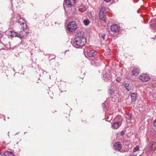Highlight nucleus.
I'll return each mask as SVG.
<instances>
[{
	"mask_svg": "<svg viewBox=\"0 0 156 156\" xmlns=\"http://www.w3.org/2000/svg\"><path fill=\"white\" fill-rule=\"evenodd\" d=\"M132 156H135V155H132Z\"/></svg>",
	"mask_w": 156,
	"mask_h": 156,
	"instance_id": "nucleus-34",
	"label": "nucleus"
},
{
	"mask_svg": "<svg viewBox=\"0 0 156 156\" xmlns=\"http://www.w3.org/2000/svg\"><path fill=\"white\" fill-rule=\"evenodd\" d=\"M79 10L81 12H83L86 10V8L83 5H80L78 7Z\"/></svg>",
	"mask_w": 156,
	"mask_h": 156,
	"instance_id": "nucleus-18",
	"label": "nucleus"
},
{
	"mask_svg": "<svg viewBox=\"0 0 156 156\" xmlns=\"http://www.w3.org/2000/svg\"><path fill=\"white\" fill-rule=\"evenodd\" d=\"M103 78H105L104 80L105 81L108 82V80H109L111 79V76L109 74H106L103 75Z\"/></svg>",
	"mask_w": 156,
	"mask_h": 156,
	"instance_id": "nucleus-14",
	"label": "nucleus"
},
{
	"mask_svg": "<svg viewBox=\"0 0 156 156\" xmlns=\"http://www.w3.org/2000/svg\"><path fill=\"white\" fill-rule=\"evenodd\" d=\"M77 25L75 21L69 23V31H74L77 28Z\"/></svg>",
	"mask_w": 156,
	"mask_h": 156,
	"instance_id": "nucleus-7",
	"label": "nucleus"
},
{
	"mask_svg": "<svg viewBox=\"0 0 156 156\" xmlns=\"http://www.w3.org/2000/svg\"><path fill=\"white\" fill-rule=\"evenodd\" d=\"M139 156H142V155H140Z\"/></svg>",
	"mask_w": 156,
	"mask_h": 156,
	"instance_id": "nucleus-33",
	"label": "nucleus"
},
{
	"mask_svg": "<svg viewBox=\"0 0 156 156\" xmlns=\"http://www.w3.org/2000/svg\"><path fill=\"white\" fill-rule=\"evenodd\" d=\"M131 97L132 102H134L136 100V95L134 93H132L131 95Z\"/></svg>",
	"mask_w": 156,
	"mask_h": 156,
	"instance_id": "nucleus-19",
	"label": "nucleus"
},
{
	"mask_svg": "<svg viewBox=\"0 0 156 156\" xmlns=\"http://www.w3.org/2000/svg\"><path fill=\"white\" fill-rule=\"evenodd\" d=\"M111 29L112 31L118 32L119 31L120 27L117 25H113L111 26Z\"/></svg>",
	"mask_w": 156,
	"mask_h": 156,
	"instance_id": "nucleus-9",
	"label": "nucleus"
},
{
	"mask_svg": "<svg viewBox=\"0 0 156 156\" xmlns=\"http://www.w3.org/2000/svg\"><path fill=\"white\" fill-rule=\"evenodd\" d=\"M140 80L143 82H146L149 80V77L147 74L142 73L139 76Z\"/></svg>",
	"mask_w": 156,
	"mask_h": 156,
	"instance_id": "nucleus-6",
	"label": "nucleus"
},
{
	"mask_svg": "<svg viewBox=\"0 0 156 156\" xmlns=\"http://www.w3.org/2000/svg\"><path fill=\"white\" fill-rule=\"evenodd\" d=\"M109 94L112 96H115V94H117V93L116 91L114 90L112 88H111L110 89V91H109Z\"/></svg>",
	"mask_w": 156,
	"mask_h": 156,
	"instance_id": "nucleus-16",
	"label": "nucleus"
},
{
	"mask_svg": "<svg viewBox=\"0 0 156 156\" xmlns=\"http://www.w3.org/2000/svg\"><path fill=\"white\" fill-rule=\"evenodd\" d=\"M65 25L66 27V30L67 32L68 33V23L67 20H66Z\"/></svg>",
	"mask_w": 156,
	"mask_h": 156,
	"instance_id": "nucleus-22",
	"label": "nucleus"
},
{
	"mask_svg": "<svg viewBox=\"0 0 156 156\" xmlns=\"http://www.w3.org/2000/svg\"><path fill=\"white\" fill-rule=\"evenodd\" d=\"M116 81L118 82H119L120 81V78L119 77H118L116 78Z\"/></svg>",
	"mask_w": 156,
	"mask_h": 156,
	"instance_id": "nucleus-27",
	"label": "nucleus"
},
{
	"mask_svg": "<svg viewBox=\"0 0 156 156\" xmlns=\"http://www.w3.org/2000/svg\"><path fill=\"white\" fill-rule=\"evenodd\" d=\"M98 65V64H96V66H98V65Z\"/></svg>",
	"mask_w": 156,
	"mask_h": 156,
	"instance_id": "nucleus-32",
	"label": "nucleus"
},
{
	"mask_svg": "<svg viewBox=\"0 0 156 156\" xmlns=\"http://www.w3.org/2000/svg\"><path fill=\"white\" fill-rule=\"evenodd\" d=\"M76 1V0H69V7L74 5Z\"/></svg>",
	"mask_w": 156,
	"mask_h": 156,
	"instance_id": "nucleus-20",
	"label": "nucleus"
},
{
	"mask_svg": "<svg viewBox=\"0 0 156 156\" xmlns=\"http://www.w3.org/2000/svg\"><path fill=\"white\" fill-rule=\"evenodd\" d=\"M10 33V35L12 37H19L20 39L23 38L24 35L21 31L19 34L15 32L12 31H8Z\"/></svg>",
	"mask_w": 156,
	"mask_h": 156,
	"instance_id": "nucleus-4",
	"label": "nucleus"
},
{
	"mask_svg": "<svg viewBox=\"0 0 156 156\" xmlns=\"http://www.w3.org/2000/svg\"><path fill=\"white\" fill-rule=\"evenodd\" d=\"M83 23L86 26L88 25L90 23V20L89 19H85L83 21Z\"/></svg>",
	"mask_w": 156,
	"mask_h": 156,
	"instance_id": "nucleus-21",
	"label": "nucleus"
},
{
	"mask_svg": "<svg viewBox=\"0 0 156 156\" xmlns=\"http://www.w3.org/2000/svg\"><path fill=\"white\" fill-rule=\"evenodd\" d=\"M156 29V30H155L156 31V24L154 25V28L153 30H155Z\"/></svg>",
	"mask_w": 156,
	"mask_h": 156,
	"instance_id": "nucleus-29",
	"label": "nucleus"
},
{
	"mask_svg": "<svg viewBox=\"0 0 156 156\" xmlns=\"http://www.w3.org/2000/svg\"><path fill=\"white\" fill-rule=\"evenodd\" d=\"M63 7L65 12L67 11L68 9V0H64Z\"/></svg>",
	"mask_w": 156,
	"mask_h": 156,
	"instance_id": "nucleus-13",
	"label": "nucleus"
},
{
	"mask_svg": "<svg viewBox=\"0 0 156 156\" xmlns=\"http://www.w3.org/2000/svg\"><path fill=\"white\" fill-rule=\"evenodd\" d=\"M125 88L126 90L128 91L130 90L131 89V85L128 83H125L124 84Z\"/></svg>",
	"mask_w": 156,
	"mask_h": 156,
	"instance_id": "nucleus-17",
	"label": "nucleus"
},
{
	"mask_svg": "<svg viewBox=\"0 0 156 156\" xmlns=\"http://www.w3.org/2000/svg\"><path fill=\"white\" fill-rule=\"evenodd\" d=\"M104 1L105 2H110L111 1V0H104Z\"/></svg>",
	"mask_w": 156,
	"mask_h": 156,
	"instance_id": "nucleus-30",
	"label": "nucleus"
},
{
	"mask_svg": "<svg viewBox=\"0 0 156 156\" xmlns=\"http://www.w3.org/2000/svg\"><path fill=\"white\" fill-rule=\"evenodd\" d=\"M121 148L122 144L119 142L116 143L113 146V148L115 150L118 151H120Z\"/></svg>",
	"mask_w": 156,
	"mask_h": 156,
	"instance_id": "nucleus-11",
	"label": "nucleus"
},
{
	"mask_svg": "<svg viewBox=\"0 0 156 156\" xmlns=\"http://www.w3.org/2000/svg\"><path fill=\"white\" fill-rule=\"evenodd\" d=\"M73 42V45L76 48H81L85 45L87 43V40L85 37L84 32L81 31L79 33Z\"/></svg>",
	"mask_w": 156,
	"mask_h": 156,
	"instance_id": "nucleus-1",
	"label": "nucleus"
},
{
	"mask_svg": "<svg viewBox=\"0 0 156 156\" xmlns=\"http://www.w3.org/2000/svg\"><path fill=\"white\" fill-rule=\"evenodd\" d=\"M4 156H14V154L12 152L6 151L4 154Z\"/></svg>",
	"mask_w": 156,
	"mask_h": 156,
	"instance_id": "nucleus-15",
	"label": "nucleus"
},
{
	"mask_svg": "<svg viewBox=\"0 0 156 156\" xmlns=\"http://www.w3.org/2000/svg\"><path fill=\"white\" fill-rule=\"evenodd\" d=\"M85 56L90 59H94V63H95L99 64L101 62L100 59H97L96 58V56L97 55V52L94 50H89L87 51L84 52Z\"/></svg>",
	"mask_w": 156,
	"mask_h": 156,
	"instance_id": "nucleus-2",
	"label": "nucleus"
},
{
	"mask_svg": "<svg viewBox=\"0 0 156 156\" xmlns=\"http://www.w3.org/2000/svg\"><path fill=\"white\" fill-rule=\"evenodd\" d=\"M105 34H101V37L103 40L105 39Z\"/></svg>",
	"mask_w": 156,
	"mask_h": 156,
	"instance_id": "nucleus-26",
	"label": "nucleus"
},
{
	"mask_svg": "<svg viewBox=\"0 0 156 156\" xmlns=\"http://www.w3.org/2000/svg\"><path fill=\"white\" fill-rule=\"evenodd\" d=\"M124 134V133L123 131H121V133L120 135L121 136H123Z\"/></svg>",
	"mask_w": 156,
	"mask_h": 156,
	"instance_id": "nucleus-28",
	"label": "nucleus"
},
{
	"mask_svg": "<svg viewBox=\"0 0 156 156\" xmlns=\"http://www.w3.org/2000/svg\"><path fill=\"white\" fill-rule=\"evenodd\" d=\"M122 123L121 122H116L112 125V128L114 129H118L121 125Z\"/></svg>",
	"mask_w": 156,
	"mask_h": 156,
	"instance_id": "nucleus-12",
	"label": "nucleus"
},
{
	"mask_svg": "<svg viewBox=\"0 0 156 156\" xmlns=\"http://www.w3.org/2000/svg\"><path fill=\"white\" fill-rule=\"evenodd\" d=\"M99 17L102 20L106 17V11L105 8L102 7L101 8L99 12Z\"/></svg>",
	"mask_w": 156,
	"mask_h": 156,
	"instance_id": "nucleus-8",
	"label": "nucleus"
},
{
	"mask_svg": "<svg viewBox=\"0 0 156 156\" xmlns=\"http://www.w3.org/2000/svg\"><path fill=\"white\" fill-rule=\"evenodd\" d=\"M132 74L134 76H137L140 73V69L136 67H134L131 72Z\"/></svg>",
	"mask_w": 156,
	"mask_h": 156,
	"instance_id": "nucleus-10",
	"label": "nucleus"
},
{
	"mask_svg": "<svg viewBox=\"0 0 156 156\" xmlns=\"http://www.w3.org/2000/svg\"><path fill=\"white\" fill-rule=\"evenodd\" d=\"M148 150L149 151H154L156 150V142L152 141H150L147 146Z\"/></svg>",
	"mask_w": 156,
	"mask_h": 156,
	"instance_id": "nucleus-3",
	"label": "nucleus"
},
{
	"mask_svg": "<svg viewBox=\"0 0 156 156\" xmlns=\"http://www.w3.org/2000/svg\"><path fill=\"white\" fill-rule=\"evenodd\" d=\"M153 124L154 128L156 129V120L154 121Z\"/></svg>",
	"mask_w": 156,
	"mask_h": 156,
	"instance_id": "nucleus-25",
	"label": "nucleus"
},
{
	"mask_svg": "<svg viewBox=\"0 0 156 156\" xmlns=\"http://www.w3.org/2000/svg\"><path fill=\"white\" fill-rule=\"evenodd\" d=\"M18 23L20 24L22 30L24 31L27 27V25L26 23V21L23 18H20L18 21Z\"/></svg>",
	"mask_w": 156,
	"mask_h": 156,
	"instance_id": "nucleus-5",
	"label": "nucleus"
},
{
	"mask_svg": "<svg viewBox=\"0 0 156 156\" xmlns=\"http://www.w3.org/2000/svg\"><path fill=\"white\" fill-rule=\"evenodd\" d=\"M139 150V147L138 146H136L133 150V152H136Z\"/></svg>",
	"mask_w": 156,
	"mask_h": 156,
	"instance_id": "nucleus-23",
	"label": "nucleus"
},
{
	"mask_svg": "<svg viewBox=\"0 0 156 156\" xmlns=\"http://www.w3.org/2000/svg\"><path fill=\"white\" fill-rule=\"evenodd\" d=\"M2 154V153L0 151V155H1Z\"/></svg>",
	"mask_w": 156,
	"mask_h": 156,
	"instance_id": "nucleus-31",
	"label": "nucleus"
},
{
	"mask_svg": "<svg viewBox=\"0 0 156 156\" xmlns=\"http://www.w3.org/2000/svg\"><path fill=\"white\" fill-rule=\"evenodd\" d=\"M112 119V118H107L106 119H105V121L108 122H111V121Z\"/></svg>",
	"mask_w": 156,
	"mask_h": 156,
	"instance_id": "nucleus-24",
	"label": "nucleus"
}]
</instances>
